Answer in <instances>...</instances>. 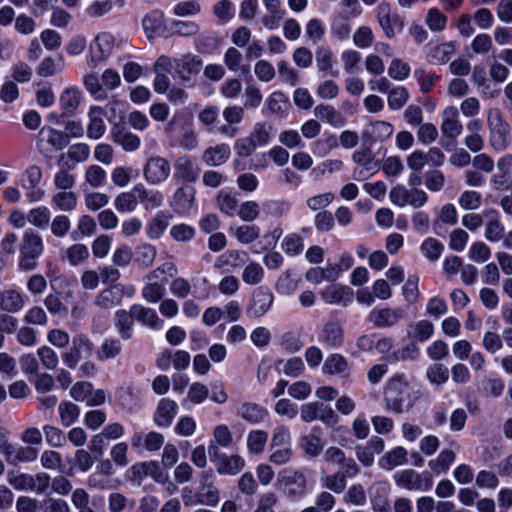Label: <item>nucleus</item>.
I'll use <instances>...</instances> for the list:
<instances>
[{"instance_id":"412c9836","label":"nucleus","mask_w":512,"mask_h":512,"mask_svg":"<svg viewBox=\"0 0 512 512\" xmlns=\"http://www.w3.org/2000/svg\"><path fill=\"white\" fill-rule=\"evenodd\" d=\"M111 138L114 143L120 145L125 151H136L141 144L140 138L129 131L124 125H115L111 129Z\"/></svg>"},{"instance_id":"4468645a","label":"nucleus","mask_w":512,"mask_h":512,"mask_svg":"<svg viewBox=\"0 0 512 512\" xmlns=\"http://www.w3.org/2000/svg\"><path fill=\"white\" fill-rule=\"evenodd\" d=\"M42 178L41 168L37 165L29 166L21 179L22 187L27 190V199L29 202H37L40 201L44 195V192L41 189H38V185Z\"/></svg>"},{"instance_id":"0eeeda50","label":"nucleus","mask_w":512,"mask_h":512,"mask_svg":"<svg viewBox=\"0 0 512 512\" xmlns=\"http://www.w3.org/2000/svg\"><path fill=\"white\" fill-rule=\"evenodd\" d=\"M170 173V162L159 155L149 157L143 166V177L150 185H159L165 182Z\"/></svg>"},{"instance_id":"de8ad7c7","label":"nucleus","mask_w":512,"mask_h":512,"mask_svg":"<svg viewBox=\"0 0 512 512\" xmlns=\"http://www.w3.org/2000/svg\"><path fill=\"white\" fill-rule=\"evenodd\" d=\"M77 195L72 191H60L53 195L52 203L56 205V207L64 212H69L75 209L77 205Z\"/></svg>"},{"instance_id":"864d4df0","label":"nucleus","mask_w":512,"mask_h":512,"mask_svg":"<svg viewBox=\"0 0 512 512\" xmlns=\"http://www.w3.org/2000/svg\"><path fill=\"white\" fill-rule=\"evenodd\" d=\"M32 475L27 473H18L9 471L7 473V482L18 491H32Z\"/></svg>"},{"instance_id":"5fc2aeb1","label":"nucleus","mask_w":512,"mask_h":512,"mask_svg":"<svg viewBox=\"0 0 512 512\" xmlns=\"http://www.w3.org/2000/svg\"><path fill=\"white\" fill-rule=\"evenodd\" d=\"M122 351V345L118 339H106L97 350L99 360H108L117 357Z\"/></svg>"},{"instance_id":"9d476101","label":"nucleus","mask_w":512,"mask_h":512,"mask_svg":"<svg viewBox=\"0 0 512 512\" xmlns=\"http://www.w3.org/2000/svg\"><path fill=\"white\" fill-rule=\"evenodd\" d=\"M274 295L269 288L258 287L252 293L246 314L250 318H258L265 315L271 308Z\"/></svg>"},{"instance_id":"09e8293b","label":"nucleus","mask_w":512,"mask_h":512,"mask_svg":"<svg viewBox=\"0 0 512 512\" xmlns=\"http://www.w3.org/2000/svg\"><path fill=\"white\" fill-rule=\"evenodd\" d=\"M216 203L218 209L228 216H233L238 208V200L235 195L223 190L217 195Z\"/></svg>"},{"instance_id":"4be33fe9","label":"nucleus","mask_w":512,"mask_h":512,"mask_svg":"<svg viewBox=\"0 0 512 512\" xmlns=\"http://www.w3.org/2000/svg\"><path fill=\"white\" fill-rule=\"evenodd\" d=\"M321 297L328 304L347 306L353 299V291L347 286L330 285L321 292Z\"/></svg>"},{"instance_id":"473e14b6","label":"nucleus","mask_w":512,"mask_h":512,"mask_svg":"<svg viewBox=\"0 0 512 512\" xmlns=\"http://www.w3.org/2000/svg\"><path fill=\"white\" fill-rule=\"evenodd\" d=\"M141 194L139 184L130 191L120 193L114 201L115 208L119 212H133L140 202Z\"/></svg>"},{"instance_id":"7c9ffc66","label":"nucleus","mask_w":512,"mask_h":512,"mask_svg":"<svg viewBox=\"0 0 512 512\" xmlns=\"http://www.w3.org/2000/svg\"><path fill=\"white\" fill-rule=\"evenodd\" d=\"M314 114L323 122L334 128H341L346 123L345 116L335 107L327 104H319L314 108Z\"/></svg>"},{"instance_id":"c85d7f7f","label":"nucleus","mask_w":512,"mask_h":512,"mask_svg":"<svg viewBox=\"0 0 512 512\" xmlns=\"http://www.w3.org/2000/svg\"><path fill=\"white\" fill-rule=\"evenodd\" d=\"M300 446L308 458H316L323 450V442L319 428H312L311 432L300 439Z\"/></svg>"},{"instance_id":"c756f323","label":"nucleus","mask_w":512,"mask_h":512,"mask_svg":"<svg viewBox=\"0 0 512 512\" xmlns=\"http://www.w3.org/2000/svg\"><path fill=\"white\" fill-rule=\"evenodd\" d=\"M131 312L138 322L153 330H159L163 326V320L158 317L156 311L152 308L135 304L131 306Z\"/></svg>"},{"instance_id":"a878e982","label":"nucleus","mask_w":512,"mask_h":512,"mask_svg":"<svg viewBox=\"0 0 512 512\" xmlns=\"http://www.w3.org/2000/svg\"><path fill=\"white\" fill-rule=\"evenodd\" d=\"M178 406L173 400L163 398L160 400L154 414V421L159 427H169L177 413Z\"/></svg>"},{"instance_id":"49530a36","label":"nucleus","mask_w":512,"mask_h":512,"mask_svg":"<svg viewBox=\"0 0 512 512\" xmlns=\"http://www.w3.org/2000/svg\"><path fill=\"white\" fill-rule=\"evenodd\" d=\"M81 101V93L78 89L67 88L60 96V105L65 114L75 111Z\"/></svg>"},{"instance_id":"20e7f679","label":"nucleus","mask_w":512,"mask_h":512,"mask_svg":"<svg viewBox=\"0 0 512 512\" xmlns=\"http://www.w3.org/2000/svg\"><path fill=\"white\" fill-rule=\"evenodd\" d=\"M93 343L90 339L78 334L72 338L70 348L62 353V361L69 369H75L80 360L88 359L92 355Z\"/></svg>"},{"instance_id":"7ed1b4c3","label":"nucleus","mask_w":512,"mask_h":512,"mask_svg":"<svg viewBox=\"0 0 512 512\" xmlns=\"http://www.w3.org/2000/svg\"><path fill=\"white\" fill-rule=\"evenodd\" d=\"M44 250L41 236L34 231H26L19 244L18 268L22 272H30L38 267L37 259Z\"/></svg>"},{"instance_id":"4d7b16f0","label":"nucleus","mask_w":512,"mask_h":512,"mask_svg":"<svg viewBox=\"0 0 512 512\" xmlns=\"http://www.w3.org/2000/svg\"><path fill=\"white\" fill-rule=\"evenodd\" d=\"M414 78L417 80L422 93H429L432 91L433 86L439 80V76L435 73L427 72L423 68H417L413 73Z\"/></svg>"},{"instance_id":"f8f14e48","label":"nucleus","mask_w":512,"mask_h":512,"mask_svg":"<svg viewBox=\"0 0 512 512\" xmlns=\"http://www.w3.org/2000/svg\"><path fill=\"white\" fill-rule=\"evenodd\" d=\"M113 47L114 37L111 34L107 32L98 34L90 45L91 58L87 62L88 66L95 68L97 62L105 60L111 54Z\"/></svg>"},{"instance_id":"79ce46f5","label":"nucleus","mask_w":512,"mask_h":512,"mask_svg":"<svg viewBox=\"0 0 512 512\" xmlns=\"http://www.w3.org/2000/svg\"><path fill=\"white\" fill-rule=\"evenodd\" d=\"M273 135V126L270 123L262 122L256 123L253 130L249 134V137L255 143L257 147L267 145Z\"/></svg>"},{"instance_id":"2f4dec72","label":"nucleus","mask_w":512,"mask_h":512,"mask_svg":"<svg viewBox=\"0 0 512 512\" xmlns=\"http://www.w3.org/2000/svg\"><path fill=\"white\" fill-rule=\"evenodd\" d=\"M144 32L149 40L160 36L164 30V14L160 10H153L142 20Z\"/></svg>"},{"instance_id":"69168bd1","label":"nucleus","mask_w":512,"mask_h":512,"mask_svg":"<svg viewBox=\"0 0 512 512\" xmlns=\"http://www.w3.org/2000/svg\"><path fill=\"white\" fill-rule=\"evenodd\" d=\"M409 99L408 90L403 87L392 88L388 93V106L392 110L401 109Z\"/></svg>"},{"instance_id":"f257e3e1","label":"nucleus","mask_w":512,"mask_h":512,"mask_svg":"<svg viewBox=\"0 0 512 512\" xmlns=\"http://www.w3.org/2000/svg\"><path fill=\"white\" fill-rule=\"evenodd\" d=\"M385 407L388 411L402 414L414 405L410 393V385L403 375H395L389 379L384 391Z\"/></svg>"},{"instance_id":"e2e57ef3","label":"nucleus","mask_w":512,"mask_h":512,"mask_svg":"<svg viewBox=\"0 0 512 512\" xmlns=\"http://www.w3.org/2000/svg\"><path fill=\"white\" fill-rule=\"evenodd\" d=\"M27 221L40 229L46 228L50 221V211L45 206L33 208L27 214Z\"/></svg>"},{"instance_id":"a19ab883","label":"nucleus","mask_w":512,"mask_h":512,"mask_svg":"<svg viewBox=\"0 0 512 512\" xmlns=\"http://www.w3.org/2000/svg\"><path fill=\"white\" fill-rule=\"evenodd\" d=\"M394 131L393 126L386 121H374L370 124L369 130L363 132V137L370 136L373 141H385Z\"/></svg>"},{"instance_id":"603ef678","label":"nucleus","mask_w":512,"mask_h":512,"mask_svg":"<svg viewBox=\"0 0 512 512\" xmlns=\"http://www.w3.org/2000/svg\"><path fill=\"white\" fill-rule=\"evenodd\" d=\"M268 433L263 430H252L247 436V448L250 453L260 454L267 443Z\"/></svg>"},{"instance_id":"ea45409f","label":"nucleus","mask_w":512,"mask_h":512,"mask_svg":"<svg viewBox=\"0 0 512 512\" xmlns=\"http://www.w3.org/2000/svg\"><path fill=\"white\" fill-rule=\"evenodd\" d=\"M407 461V450L402 446H397L387 452L379 461L382 468L392 470L396 466L402 465Z\"/></svg>"},{"instance_id":"aec40b11","label":"nucleus","mask_w":512,"mask_h":512,"mask_svg":"<svg viewBox=\"0 0 512 512\" xmlns=\"http://www.w3.org/2000/svg\"><path fill=\"white\" fill-rule=\"evenodd\" d=\"M25 307V297L17 288L0 291V312L19 313Z\"/></svg>"},{"instance_id":"f03ea898","label":"nucleus","mask_w":512,"mask_h":512,"mask_svg":"<svg viewBox=\"0 0 512 512\" xmlns=\"http://www.w3.org/2000/svg\"><path fill=\"white\" fill-rule=\"evenodd\" d=\"M489 144L495 151L506 150L511 143V127L499 108H490L487 112Z\"/></svg>"},{"instance_id":"13d9d810","label":"nucleus","mask_w":512,"mask_h":512,"mask_svg":"<svg viewBox=\"0 0 512 512\" xmlns=\"http://www.w3.org/2000/svg\"><path fill=\"white\" fill-rule=\"evenodd\" d=\"M246 260V252L239 250H228L218 258L215 266L221 267L222 265H230L232 267H240L245 264Z\"/></svg>"},{"instance_id":"4c0bfd02","label":"nucleus","mask_w":512,"mask_h":512,"mask_svg":"<svg viewBox=\"0 0 512 512\" xmlns=\"http://www.w3.org/2000/svg\"><path fill=\"white\" fill-rule=\"evenodd\" d=\"M134 319L135 317L132 315L131 310L120 309L116 311L114 324L123 340H129L132 337Z\"/></svg>"},{"instance_id":"37998d69","label":"nucleus","mask_w":512,"mask_h":512,"mask_svg":"<svg viewBox=\"0 0 512 512\" xmlns=\"http://www.w3.org/2000/svg\"><path fill=\"white\" fill-rule=\"evenodd\" d=\"M434 332L433 324L428 320H420L411 326L408 337L418 342L427 341Z\"/></svg>"},{"instance_id":"cd10ccee","label":"nucleus","mask_w":512,"mask_h":512,"mask_svg":"<svg viewBox=\"0 0 512 512\" xmlns=\"http://www.w3.org/2000/svg\"><path fill=\"white\" fill-rule=\"evenodd\" d=\"M123 292L122 285H110L95 297L94 303L102 309L112 308L121 302Z\"/></svg>"},{"instance_id":"bb28decb","label":"nucleus","mask_w":512,"mask_h":512,"mask_svg":"<svg viewBox=\"0 0 512 512\" xmlns=\"http://www.w3.org/2000/svg\"><path fill=\"white\" fill-rule=\"evenodd\" d=\"M88 116L87 137L93 140L100 139L106 130L104 110L101 107L94 106L90 109Z\"/></svg>"},{"instance_id":"c9c22d12","label":"nucleus","mask_w":512,"mask_h":512,"mask_svg":"<svg viewBox=\"0 0 512 512\" xmlns=\"http://www.w3.org/2000/svg\"><path fill=\"white\" fill-rule=\"evenodd\" d=\"M456 47L452 42L441 43L430 48L427 53V61L434 65L447 63L455 53Z\"/></svg>"},{"instance_id":"1a4fd4ad","label":"nucleus","mask_w":512,"mask_h":512,"mask_svg":"<svg viewBox=\"0 0 512 512\" xmlns=\"http://www.w3.org/2000/svg\"><path fill=\"white\" fill-rule=\"evenodd\" d=\"M390 200L400 207L410 205L414 208H420L427 202L428 196L421 189H408L403 185H397L390 191Z\"/></svg>"},{"instance_id":"3c124183","label":"nucleus","mask_w":512,"mask_h":512,"mask_svg":"<svg viewBox=\"0 0 512 512\" xmlns=\"http://www.w3.org/2000/svg\"><path fill=\"white\" fill-rule=\"evenodd\" d=\"M169 225V215L165 213L157 214L147 226V235L151 239H158L162 236Z\"/></svg>"},{"instance_id":"a18cd8bd","label":"nucleus","mask_w":512,"mask_h":512,"mask_svg":"<svg viewBox=\"0 0 512 512\" xmlns=\"http://www.w3.org/2000/svg\"><path fill=\"white\" fill-rule=\"evenodd\" d=\"M420 250L422 255L431 262L437 261L444 251V245L433 237L426 238L421 246Z\"/></svg>"},{"instance_id":"b1692460","label":"nucleus","mask_w":512,"mask_h":512,"mask_svg":"<svg viewBox=\"0 0 512 512\" xmlns=\"http://www.w3.org/2000/svg\"><path fill=\"white\" fill-rule=\"evenodd\" d=\"M237 415L250 424H259L267 418L268 411L257 403L243 402L237 408Z\"/></svg>"},{"instance_id":"72a5a7b5","label":"nucleus","mask_w":512,"mask_h":512,"mask_svg":"<svg viewBox=\"0 0 512 512\" xmlns=\"http://www.w3.org/2000/svg\"><path fill=\"white\" fill-rule=\"evenodd\" d=\"M231 150L227 144H218L207 148L202 155L203 161L212 167L224 164L230 157Z\"/></svg>"},{"instance_id":"338daca9","label":"nucleus","mask_w":512,"mask_h":512,"mask_svg":"<svg viewBox=\"0 0 512 512\" xmlns=\"http://www.w3.org/2000/svg\"><path fill=\"white\" fill-rule=\"evenodd\" d=\"M37 356L45 369L55 370L59 364L57 353L49 346L44 345L38 348Z\"/></svg>"},{"instance_id":"8fccbe9b","label":"nucleus","mask_w":512,"mask_h":512,"mask_svg":"<svg viewBox=\"0 0 512 512\" xmlns=\"http://www.w3.org/2000/svg\"><path fill=\"white\" fill-rule=\"evenodd\" d=\"M348 369L347 360L340 354H332L329 356L323 367V373L327 375H335L345 372Z\"/></svg>"},{"instance_id":"bf43d9fd","label":"nucleus","mask_w":512,"mask_h":512,"mask_svg":"<svg viewBox=\"0 0 512 512\" xmlns=\"http://www.w3.org/2000/svg\"><path fill=\"white\" fill-rule=\"evenodd\" d=\"M141 199L146 209L159 208L164 201V195L160 191H149L143 184H139Z\"/></svg>"},{"instance_id":"774afa93","label":"nucleus","mask_w":512,"mask_h":512,"mask_svg":"<svg viewBox=\"0 0 512 512\" xmlns=\"http://www.w3.org/2000/svg\"><path fill=\"white\" fill-rule=\"evenodd\" d=\"M279 502L276 493L268 491L259 496L256 508L253 512H276L275 508Z\"/></svg>"},{"instance_id":"f3484780","label":"nucleus","mask_w":512,"mask_h":512,"mask_svg":"<svg viewBox=\"0 0 512 512\" xmlns=\"http://www.w3.org/2000/svg\"><path fill=\"white\" fill-rule=\"evenodd\" d=\"M90 155V148L85 143H76L71 145L66 153H63L57 159L58 167L75 168L77 163L85 162Z\"/></svg>"},{"instance_id":"5701e85b","label":"nucleus","mask_w":512,"mask_h":512,"mask_svg":"<svg viewBox=\"0 0 512 512\" xmlns=\"http://www.w3.org/2000/svg\"><path fill=\"white\" fill-rule=\"evenodd\" d=\"M195 200V190L190 186L176 189L172 197L171 206L178 214H184L191 209Z\"/></svg>"},{"instance_id":"393cba45","label":"nucleus","mask_w":512,"mask_h":512,"mask_svg":"<svg viewBox=\"0 0 512 512\" xmlns=\"http://www.w3.org/2000/svg\"><path fill=\"white\" fill-rule=\"evenodd\" d=\"M164 443V436L158 432L151 431L145 435L136 432L131 437V444L134 449L144 447L147 451H157Z\"/></svg>"},{"instance_id":"0e129e2a","label":"nucleus","mask_w":512,"mask_h":512,"mask_svg":"<svg viewBox=\"0 0 512 512\" xmlns=\"http://www.w3.org/2000/svg\"><path fill=\"white\" fill-rule=\"evenodd\" d=\"M58 410L61 423L64 426L72 425L77 420L80 414L79 407L72 402H62L59 405Z\"/></svg>"},{"instance_id":"dca6fc26","label":"nucleus","mask_w":512,"mask_h":512,"mask_svg":"<svg viewBox=\"0 0 512 512\" xmlns=\"http://www.w3.org/2000/svg\"><path fill=\"white\" fill-rule=\"evenodd\" d=\"M376 12L377 22L385 36L389 39L393 38L395 36L394 25L399 24L402 27L403 21L398 15L392 14L391 6L387 2L380 3L377 6Z\"/></svg>"},{"instance_id":"ddd939ff","label":"nucleus","mask_w":512,"mask_h":512,"mask_svg":"<svg viewBox=\"0 0 512 512\" xmlns=\"http://www.w3.org/2000/svg\"><path fill=\"white\" fill-rule=\"evenodd\" d=\"M200 171L196 159L184 155L175 161L173 177L176 181L194 183L199 178Z\"/></svg>"},{"instance_id":"2eb2a0df","label":"nucleus","mask_w":512,"mask_h":512,"mask_svg":"<svg viewBox=\"0 0 512 512\" xmlns=\"http://www.w3.org/2000/svg\"><path fill=\"white\" fill-rule=\"evenodd\" d=\"M405 315L402 308L373 309L368 320L377 328L391 327L398 323Z\"/></svg>"},{"instance_id":"680f3d73","label":"nucleus","mask_w":512,"mask_h":512,"mask_svg":"<svg viewBox=\"0 0 512 512\" xmlns=\"http://www.w3.org/2000/svg\"><path fill=\"white\" fill-rule=\"evenodd\" d=\"M156 254L157 250L155 246L144 243L137 247L135 261L142 267L148 268L154 262Z\"/></svg>"},{"instance_id":"f704fd0d","label":"nucleus","mask_w":512,"mask_h":512,"mask_svg":"<svg viewBox=\"0 0 512 512\" xmlns=\"http://www.w3.org/2000/svg\"><path fill=\"white\" fill-rule=\"evenodd\" d=\"M344 340V331L338 321H328L322 330L321 341L326 345L336 348L341 346Z\"/></svg>"},{"instance_id":"6ab92c4d","label":"nucleus","mask_w":512,"mask_h":512,"mask_svg":"<svg viewBox=\"0 0 512 512\" xmlns=\"http://www.w3.org/2000/svg\"><path fill=\"white\" fill-rule=\"evenodd\" d=\"M443 121L441 124V132L443 136L455 140L463 130L462 123L459 121L458 109L454 106H448L442 113Z\"/></svg>"},{"instance_id":"c03bdc74","label":"nucleus","mask_w":512,"mask_h":512,"mask_svg":"<svg viewBox=\"0 0 512 512\" xmlns=\"http://www.w3.org/2000/svg\"><path fill=\"white\" fill-rule=\"evenodd\" d=\"M316 63L319 71L329 72L334 77L338 76V71L333 70V53L330 49L323 46L318 47L316 50Z\"/></svg>"},{"instance_id":"9b49d317","label":"nucleus","mask_w":512,"mask_h":512,"mask_svg":"<svg viewBox=\"0 0 512 512\" xmlns=\"http://www.w3.org/2000/svg\"><path fill=\"white\" fill-rule=\"evenodd\" d=\"M220 500V491L213 482V474L204 471L201 474L200 487L196 493V503L209 507H215Z\"/></svg>"},{"instance_id":"6e6552de","label":"nucleus","mask_w":512,"mask_h":512,"mask_svg":"<svg viewBox=\"0 0 512 512\" xmlns=\"http://www.w3.org/2000/svg\"><path fill=\"white\" fill-rule=\"evenodd\" d=\"M201 68L202 60L196 55L186 54L174 60L175 73L186 87L194 85L195 77Z\"/></svg>"},{"instance_id":"423d86ee","label":"nucleus","mask_w":512,"mask_h":512,"mask_svg":"<svg viewBox=\"0 0 512 512\" xmlns=\"http://www.w3.org/2000/svg\"><path fill=\"white\" fill-rule=\"evenodd\" d=\"M397 486L406 490L428 491L433 484L430 472L417 473L412 469H406L394 474Z\"/></svg>"},{"instance_id":"6e6d98bb","label":"nucleus","mask_w":512,"mask_h":512,"mask_svg":"<svg viewBox=\"0 0 512 512\" xmlns=\"http://www.w3.org/2000/svg\"><path fill=\"white\" fill-rule=\"evenodd\" d=\"M343 501L347 505L364 506L367 502V497L363 485H351L345 493Z\"/></svg>"},{"instance_id":"39448f33","label":"nucleus","mask_w":512,"mask_h":512,"mask_svg":"<svg viewBox=\"0 0 512 512\" xmlns=\"http://www.w3.org/2000/svg\"><path fill=\"white\" fill-rule=\"evenodd\" d=\"M277 482L284 487L286 496L290 499H298L306 494L307 478L298 470H282L278 474Z\"/></svg>"},{"instance_id":"a211bd4d","label":"nucleus","mask_w":512,"mask_h":512,"mask_svg":"<svg viewBox=\"0 0 512 512\" xmlns=\"http://www.w3.org/2000/svg\"><path fill=\"white\" fill-rule=\"evenodd\" d=\"M485 219V238L489 242H498L505 236V228L501 222L500 215L495 209H486L483 211Z\"/></svg>"},{"instance_id":"052dcab7","label":"nucleus","mask_w":512,"mask_h":512,"mask_svg":"<svg viewBox=\"0 0 512 512\" xmlns=\"http://www.w3.org/2000/svg\"><path fill=\"white\" fill-rule=\"evenodd\" d=\"M46 142L56 151L64 149L68 145V136L64 132L53 128L42 129Z\"/></svg>"},{"instance_id":"e433bc0d","label":"nucleus","mask_w":512,"mask_h":512,"mask_svg":"<svg viewBox=\"0 0 512 512\" xmlns=\"http://www.w3.org/2000/svg\"><path fill=\"white\" fill-rule=\"evenodd\" d=\"M229 233L242 244H250L260 237V228L256 225H234Z\"/></svg>"},{"instance_id":"58836bf2","label":"nucleus","mask_w":512,"mask_h":512,"mask_svg":"<svg viewBox=\"0 0 512 512\" xmlns=\"http://www.w3.org/2000/svg\"><path fill=\"white\" fill-rule=\"evenodd\" d=\"M245 466L244 459L239 455L220 457V462L217 464V471L220 474L235 475L239 473Z\"/></svg>"}]
</instances>
